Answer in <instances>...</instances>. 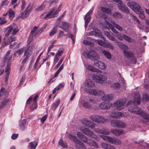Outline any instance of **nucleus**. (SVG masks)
Listing matches in <instances>:
<instances>
[{"label": "nucleus", "instance_id": "obj_1", "mask_svg": "<svg viewBox=\"0 0 149 149\" xmlns=\"http://www.w3.org/2000/svg\"><path fill=\"white\" fill-rule=\"evenodd\" d=\"M140 102L139 93L138 92L135 93L134 96L133 101L130 100L127 103V106L130 105L128 108V110L131 112L141 116L143 119L147 121L149 120V115L145 113L141 108L136 106L137 104L139 105Z\"/></svg>", "mask_w": 149, "mask_h": 149}, {"label": "nucleus", "instance_id": "obj_2", "mask_svg": "<svg viewBox=\"0 0 149 149\" xmlns=\"http://www.w3.org/2000/svg\"><path fill=\"white\" fill-rule=\"evenodd\" d=\"M104 19L105 24L109 26L113 32L117 34V38L118 39L120 40H122L124 38L123 34L120 33L114 27L119 31H124V29L119 24H116L115 21L107 17H105Z\"/></svg>", "mask_w": 149, "mask_h": 149}, {"label": "nucleus", "instance_id": "obj_3", "mask_svg": "<svg viewBox=\"0 0 149 149\" xmlns=\"http://www.w3.org/2000/svg\"><path fill=\"white\" fill-rule=\"evenodd\" d=\"M100 136L104 140L110 143L118 145L121 144L122 143V141L117 138L112 137L102 134L100 135Z\"/></svg>", "mask_w": 149, "mask_h": 149}, {"label": "nucleus", "instance_id": "obj_4", "mask_svg": "<svg viewBox=\"0 0 149 149\" xmlns=\"http://www.w3.org/2000/svg\"><path fill=\"white\" fill-rule=\"evenodd\" d=\"M127 5L136 14H139L143 12L141 6L136 2L134 1L128 2Z\"/></svg>", "mask_w": 149, "mask_h": 149}, {"label": "nucleus", "instance_id": "obj_5", "mask_svg": "<svg viewBox=\"0 0 149 149\" xmlns=\"http://www.w3.org/2000/svg\"><path fill=\"white\" fill-rule=\"evenodd\" d=\"M126 102L125 99H119L113 103L114 107L117 110H121L124 108Z\"/></svg>", "mask_w": 149, "mask_h": 149}, {"label": "nucleus", "instance_id": "obj_6", "mask_svg": "<svg viewBox=\"0 0 149 149\" xmlns=\"http://www.w3.org/2000/svg\"><path fill=\"white\" fill-rule=\"evenodd\" d=\"M93 78L96 82L100 84L103 83L107 80V77L105 75L99 73L93 74Z\"/></svg>", "mask_w": 149, "mask_h": 149}, {"label": "nucleus", "instance_id": "obj_7", "mask_svg": "<svg viewBox=\"0 0 149 149\" xmlns=\"http://www.w3.org/2000/svg\"><path fill=\"white\" fill-rule=\"evenodd\" d=\"M80 131L86 135L90 136L97 141L100 140V138L96 135L93 133V132L88 128L84 127H81L80 129Z\"/></svg>", "mask_w": 149, "mask_h": 149}, {"label": "nucleus", "instance_id": "obj_8", "mask_svg": "<svg viewBox=\"0 0 149 149\" xmlns=\"http://www.w3.org/2000/svg\"><path fill=\"white\" fill-rule=\"evenodd\" d=\"M90 118L93 121L97 123H104L107 122L104 117L95 115H91Z\"/></svg>", "mask_w": 149, "mask_h": 149}, {"label": "nucleus", "instance_id": "obj_9", "mask_svg": "<svg viewBox=\"0 0 149 149\" xmlns=\"http://www.w3.org/2000/svg\"><path fill=\"white\" fill-rule=\"evenodd\" d=\"M69 137L70 139L72 140L75 143L79 145L81 147L79 148H77V149H86V147L84 144L79 139L77 138L76 136L72 134H70L69 135Z\"/></svg>", "mask_w": 149, "mask_h": 149}, {"label": "nucleus", "instance_id": "obj_10", "mask_svg": "<svg viewBox=\"0 0 149 149\" xmlns=\"http://www.w3.org/2000/svg\"><path fill=\"white\" fill-rule=\"evenodd\" d=\"M83 55L85 56L86 55L88 58L91 60H96L99 59L100 57L97 53L93 51L88 52H84L83 53Z\"/></svg>", "mask_w": 149, "mask_h": 149}, {"label": "nucleus", "instance_id": "obj_11", "mask_svg": "<svg viewBox=\"0 0 149 149\" xmlns=\"http://www.w3.org/2000/svg\"><path fill=\"white\" fill-rule=\"evenodd\" d=\"M111 126L114 127L124 128L126 126V125L124 123L120 120H111Z\"/></svg>", "mask_w": 149, "mask_h": 149}, {"label": "nucleus", "instance_id": "obj_12", "mask_svg": "<svg viewBox=\"0 0 149 149\" xmlns=\"http://www.w3.org/2000/svg\"><path fill=\"white\" fill-rule=\"evenodd\" d=\"M93 7H92L89 11L86 14L84 17V19L85 21V27L86 29L87 28L88 24L91 21V16H90V15L91 14L93 13Z\"/></svg>", "mask_w": 149, "mask_h": 149}, {"label": "nucleus", "instance_id": "obj_13", "mask_svg": "<svg viewBox=\"0 0 149 149\" xmlns=\"http://www.w3.org/2000/svg\"><path fill=\"white\" fill-rule=\"evenodd\" d=\"M31 32L33 37L37 38L42 32L40 29H38V26H35L32 28Z\"/></svg>", "mask_w": 149, "mask_h": 149}, {"label": "nucleus", "instance_id": "obj_14", "mask_svg": "<svg viewBox=\"0 0 149 149\" xmlns=\"http://www.w3.org/2000/svg\"><path fill=\"white\" fill-rule=\"evenodd\" d=\"M33 5L31 4H29L26 8L24 12H23L20 15V17H26L31 12Z\"/></svg>", "mask_w": 149, "mask_h": 149}, {"label": "nucleus", "instance_id": "obj_15", "mask_svg": "<svg viewBox=\"0 0 149 149\" xmlns=\"http://www.w3.org/2000/svg\"><path fill=\"white\" fill-rule=\"evenodd\" d=\"M54 11L55 9L54 8L46 15V13L43 14L41 16V18L43 19L50 18L55 17V14L57 13L58 12L57 11L54 13Z\"/></svg>", "mask_w": 149, "mask_h": 149}, {"label": "nucleus", "instance_id": "obj_16", "mask_svg": "<svg viewBox=\"0 0 149 149\" xmlns=\"http://www.w3.org/2000/svg\"><path fill=\"white\" fill-rule=\"evenodd\" d=\"M82 123L84 125L91 129H93L95 126V125L94 123L86 119H84L82 121Z\"/></svg>", "mask_w": 149, "mask_h": 149}, {"label": "nucleus", "instance_id": "obj_17", "mask_svg": "<svg viewBox=\"0 0 149 149\" xmlns=\"http://www.w3.org/2000/svg\"><path fill=\"white\" fill-rule=\"evenodd\" d=\"M32 54V52L30 50H29V49H27L25 51L24 54V56L25 57L23 59L22 62V63L24 64L28 60V59L30 58Z\"/></svg>", "mask_w": 149, "mask_h": 149}, {"label": "nucleus", "instance_id": "obj_18", "mask_svg": "<svg viewBox=\"0 0 149 149\" xmlns=\"http://www.w3.org/2000/svg\"><path fill=\"white\" fill-rule=\"evenodd\" d=\"M89 93L91 95H102L104 94V92L103 91L97 89H91L89 91Z\"/></svg>", "mask_w": 149, "mask_h": 149}, {"label": "nucleus", "instance_id": "obj_19", "mask_svg": "<svg viewBox=\"0 0 149 149\" xmlns=\"http://www.w3.org/2000/svg\"><path fill=\"white\" fill-rule=\"evenodd\" d=\"M111 132L117 136H119L120 135L124 134V132L123 130L119 129H111Z\"/></svg>", "mask_w": 149, "mask_h": 149}, {"label": "nucleus", "instance_id": "obj_20", "mask_svg": "<svg viewBox=\"0 0 149 149\" xmlns=\"http://www.w3.org/2000/svg\"><path fill=\"white\" fill-rule=\"evenodd\" d=\"M118 7L119 10L125 14H128L129 13L128 8L124 4H119L118 5Z\"/></svg>", "mask_w": 149, "mask_h": 149}, {"label": "nucleus", "instance_id": "obj_21", "mask_svg": "<svg viewBox=\"0 0 149 149\" xmlns=\"http://www.w3.org/2000/svg\"><path fill=\"white\" fill-rule=\"evenodd\" d=\"M70 25V24L68 23L62 22L59 27L65 32H68L69 31V27Z\"/></svg>", "mask_w": 149, "mask_h": 149}, {"label": "nucleus", "instance_id": "obj_22", "mask_svg": "<svg viewBox=\"0 0 149 149\" xmlns=\"http://www.w3.org/2000/svg\"><path fill=\"white\" fill-rule=\"evenodd\" d=\"M77 136L84 142L88 144L89 141H88L87 138L81 132H78L77 133Z\"/></svg>", "mask_w": 149, "mask_h": 149}, {"label": "nucleus", "instance_id": "obj_23", "mask_svg": "<svg viewBox=\"0 0 149 149\" xmlns=\"http://www.w3.org/2000/svg\"><path fill=\"white\" fill-rule=\"evenodd\" d=\"M81 102L82 103L83 106L85 109H93L92 105H91L88 102L85 101L84 100H81Z\"/></svg>", "mask_w": 149, "mask_h": 149}, {"label": "nucleus", "instance_id": "obj_24", "mask_svg": "<svg viewBox=\"0 0 149 149\" xmlns=\"http://www.w3.org/2000/svg\"><path fill=\"white\" fill-rule=\"evenodd\" d=\"M100 146L104 149H116L115 147L113 146H112L107 143L101 142Z\"/></svg>", "mask_w": 149, "mask_h": 149}, {"label": "nucleus", "instance_id": "obj_25", "mask_svg": "<svg viewBox=\"0 0 149 149\" xmlns=\"http://www.w3.org/2000/svg\"><path fill=\"white\" fill-rule=\"evenodd\" d=\"M95 131L96 132L101 134H104L106 135H108L110 133L109 130L107 129H101L99 128L95 129Z\"/></svg>", "mask_w": 149, "mask_h": 149}, {"label": "nucleus", "instance_id": "obj_26", "mask_svg": "<svg viewBox=\"0 0 149 149\" xmlns=\"http://www.w3.org/2000/svg\"><path fill=\"white\" fill-rule=\"evenodd\" d=\"M113 95L110 94L104 95L102 97V99L104 101L110 102L113 100Z\"/></svg>", "mask_w": 149, "mask_h": 149}, {"label": "nucleus", "instance_id": "obj_27", "mask_svg": "<svg viewBox=\"0 0 149 149\" xmlns=\"http://www.w3.org/2000/svg\"><path fill=\"white\" fill-rule=\"evenodd\" d=\"M122 115V113L118 111L113 112L110 114V117L115 118H120Z\"/></svg>", "mask_w": 149, "mask_h": 149}, {"label": "nucleus", "instance_id": "obj_28", "mask_svg": "<svg viewBox=\"0 0 149 149\" xmlns=\"http://www.w3.org/2000/svg\"><path fill=\"white\" fill-rule=\"evenodd\" d=\"M85 85L87 87H92L95 86L94 83L90 79H87L85 82Z\"/></svg>", "mask_w": 149, "mask_h": 149}, {"label": "nucleus", "instance_id": "obj_29", "mask_svg": "<svg viewBox=\"0 0 149 149\" xmlns=\"http://www.w3.org/2000/svg\"><path fill=\"white\" fill-rule=\"evenodd\" d=\"M27 125L26 121L24 119L22 120L19 124L20 129L22 131L24 130L26 127Z\"/></svg>", "mask_w": 149, "mask_h": 149}, {"label": "nucleus", "instance_id": "obj_30", "mask_svg": "<svg viewBox=\"0 0 149 149\" xmlns=\"http://www.w3.org/2000/svg\"><path fill=\"white\" fill-rule=\"evenodd\" d=\"M10 51H8L4 58V61L5 62L8 61L7 63H10V60H11L12 57V55H10Z\"/></svg>", "mask_w": 149, "mask_h": 149}, {"label": "nucleus", "instance_id": "obj_31", "mask_svg": "<svg viewBox=\"0 0 149 149\" xmlns=\"http://www.w3.org/2000/svg\"><path fill=\"white\" fill-rule=\"evenodd\" d=\"M95 63L96 65L97 64H98V68L104 70L107 67V65L103 62L97 61H95Z\"/></svg>", "mask_w": 149, "mask_h": 149}, {"label": "nucleus", "instance_id": "obj_32", "mask_svg": "<svg viewBox=\"0 0 149 149\" xmlns=\"http://www.w3.org/2000/svg\"><path fill=\"white\" fill-rule=\"evenodd\" d=\"M63 50L62 49H59L56 53L55 58L54 59V61L57 62L59 59V57L61 56L63 53Z\"/></svg>", "mask_w": 149, "mask_h": 149}, {"label": "nucleus", "instance_id": "obj_33", "mask_svg": "<svg viewBox=\"0 0 149 149\" xmlns=\"http://www.w3.org/2000/svg\"><path fill=\"white\" fill-rule=\"evenodd\" d=\"M99 107L102 110H105L110 108V106L107 103L102 102L99 105Z\"/></svg>", "mask_w": 149, "mask_h": 149}, {"label": "nucleus", "instance_id": "obj_34", "mask_svg": "<svg viewBox=\"0 0 149 149\" xmlns=\"http://www.w3.org/2000/svg\"><path fill=\"white\" fill-rule=\"evenodd\" d=\"M123 52L125 56L128 58H130L133 56V54L131 51L125 50Z\"/></svg>", "mask_w": 149, "mask_h": 149}, {"label": "nucleus", "instance_id": "obj_35", "mask_svg": "<svg viewBox=\"0 0 149 149\" xmlns=\"http://www.w3.org/2000/svg\"><path fill=\"white\" fill-rule=\"evenodd\" d=\"M88 141L89 142L88 144L92 146L95 148H98V144L95 141L91 139H89Z\"/></svg>", "mask_w": 149, "mask_h": 149}, {"label": "nucleus", "instance_id": "obj_36", "mask_svg": "<svg viewBox=\"0 0 149 149\" xmlns=\"http://www.w3.org/2000/svg\"><path fill=\"white\" fill-rule=\"evenodd\" d=\"M60 102V100L59 98L57 99L55 102L52 105V107L53 109L55 110L57 107L59 105Z\"/></svg>", "mask_w": 149, "mask_h": 149}, {"label": "nucleus", "instance_id": "obj_37", "mask_svg": "<svg viewBox=\"0 0 149 149\" xmlns=\"http://www.w3.org/2000/svg\"><path fill=\"white\" fill-rule=\"evenodd\" d=\"M113 17L117 19H120L122 18L123 16L121 13L119 12H115L113 15Z\"/></svg>", "mask_w": 149, "mask_h": 149}, {"label": "nucleus", "instance_id": "obj_38", "mask_svg": "<svg viewBox=\"0 0 149 149\" xmlns=\"http://www.w3.org/2000/svg\"><path fill=\"white\" fill-rule=\"evenodd\" d=\"M87 69L88 70L93 72H97L100 71V70L95 68L93 66L90 65H88Z\"/></svg>", "mask_w": 149, "mask_h": 149}, {"label": "nucleus", "instance_id": "obj_39", "mask_svg": "<svg viewBox=\"0 0 149 149\" xmlns=\"http://www.w3.org/2000/svg\"><path fill=\"white\" fill-rule=\"evenodd\" d=\"M102 53L108 59H111V55L109 52L106 50H103L102 51Z\"/></svg>", "mask_w": 149, "mask_h": 149}, {"label": "nucleus", "instance_id": "obj_40", "mask_svg": "<svg viewBox=\"0 0 149 149\" xmlns=\"http://www.w3.org/2000/svg\"><path fill=\"white\" fill-rule=\"evenodd\" d=\"M10 102L9 99H5L3 100L0 103V108H2Z\"/></svg>", "mask_w": 149, "mask_h": 149}, {"label": "nucleus", "instance_id": "obj_41", "mask_svg": "<svg viewBox=\"0 0 149 149\" xmlns=\"http://www.w3.org/2000/svg\"><path fill=\"white\" fill-rule=\"evenodd\" d=\"M38 145V143L36 141H32L29 144V147L30 149H36Z\"/></svg>", "mask_w": 149, "mask_h": 149}, {"label": "nucleus", "instance_id": "obj_42", "mask_svg": "<svg viewBox=\"0 0 149 149\" xmlns=\"http://www.w3.org/2000/svg\"><path fill=\"white\" fill-rule=\"evenodd\" d=\"M101 10L103 12L107 14H110L111 12V10L110 8L107 7L102 8Z\"/></svg>", "mask_w": 149, "mask_h": 149}, {"label": "nucleus", "instance_id": "obj_43", "mask_svg": "<svg viewBox=\"0 0 149 149\" xmlns=\"http://www.w3.org/2000/svg\"><path fill=\"white\" fill-rule=\"evenodd\" d=\"M57 29L56 26H54L49 32V35L52 36L55 35L57 31Z\"/></svg>", "mask_w": 149, "mask_h": 149}, {"label": "nucleus", "instance_id": "obj_44", "mask_svg": "<svg viewBox=\"0 0 149 149\" xmlns=\"http://www.w3.org/2000/svg\"><path fill=\"white\" fill-rule=\"evenodd\" d=\"M120 87V85L119 83H116L113 84L111 87L115 90H118L119 89Z\"/></svg>", "mask_w": 149, "mask_h": 149}, {"label": "nucleus", "instance_id": "obj_45", "mask_svg": "<svg viewBox=\"0 0 149 149\" xmlns=\"http://www.w3.org/2000/svg\"><path fill=\"white\" fill-rule=\"evenodd\" d=\"M16 40V38L15 36H12L8 39L6 42V44L7 45L9 43L15 40Z\"/></svg>", "mask_w": 149, "mask_h": 149}, {"label": "nucleus", "instance_id": "obj_46", "mask_svg": "<svg viewBox=\"0 0 149 149\" xmlns=\"http://www.w3.org/2000/svg\"><path fill=\"white\" fill-rule=\"evenodd\" d=\"M123 37L124 40L129 42H132L133 40L131 37H129L126 35L123 34Z\"/></svg>", "mask_w": 149, "mask_h": 149}, {"label": "nucleus", "instance_id": "obj_47", "mask_svg": "<svg viewBox=\"0 0 149 149\" xmlns=\"http://www.w3.org/2000/svg\"><path fill=\"white\" fill-rule=\"evenodd\" d=\"M10 18H12L14 17L15 12L11 9L9 10L8 11L7 13Z\"/></svg>", "mask_w": 149, "mask_h": 149}, {"label": "nucleus", "instance_id": "obj_48", "mask_svg": "<svg viewBox=\"0 0 149 149\" xmlns=\"http://www.w3.org/2000/svg\"><path fill=\"white\" fill-rule=\"evenodd\" d=\"M59 144L64 148L67 147L68 146L66 143H64L62 139H60L58 142Z\"/></svg>", "mask_w": 149, "mask_h": 149}, {"label": "nucleus", "instance_id": "obj_49", "mask_svg": "<svg viewBox=\"0 0 149 149\" xmlns=\"http://www.w3.org/2000/svg\"><path fill=\"white\" fill-rule=\"evenodd\" d=\"M13 25L10 26L8 28V31L5 34V36H9L10 33L13 31Z\"/></svg>", "mask_w": 149, "mask_h": 149}, {"label": "nucleus", "instance_id": "obj_50", "mask_svg": "<svg viewBox=\"0 0 149 149\" xmlns=\"http://www.w3.org/2000/svg\"><path fill=\"white\" fill-rule=\"evenodd\" d=\"M118 45L120 47L124 49H127L128 48V46L126 45L121 42L116 41Z\"/></svg>", "mask_w": 149, "mask_h": 149}, {"label": "nucleus", "instance_id": "obj_51", "mask_svg": "<svg viewBox=\"0 0 149 149\" xmlns=\"http://www.w3.org/2000/svg\"><path fill=\"white\" fill-rule=\"evenodd\" d=\"M149 97L146 93H145L143 95V100L145 102H147L149 100Z\"/></svg>", "mask_w": 149, "mask_h": 149}, {"label": "nucleus", "instance_id": "obj_52", "mask_svg": "<svg viewBox=\"0 0 149 149\" xmlns=\"http://www.w3.org/2000/svg\"><path fill=\"white\" fill-rule=\"evenodd\" d=\"M104 47L108 48L111 49H113V46L112 44L111 43L109 42L108 43L106 42Z\"/></svg>", "mask_w": 149, "mask_h": 149}, {"label": "nucleus", "instance_id": "obj_53", "mask_svg": "<svg viewBox=\"0 0 149 149\" xmlns=\"http://www.w3.org/2000/svg\"><path fill=\"white\" fill-rule=\"evenodd\" d=\"M19 31V29L18 27L17 26L15 27L13 26V32L12 33V34L13 35H15Z\"/></svg>", "mask_w": 149, "mask_h": 149}, {"label": "nucleus", "instance_id": "obj_54", "mask_svg": "<svg viewBox=\"0 0 149 149\" xmlns=\"http://www.w3.org/2000/svg\"><path fill=\"white\" fill-rule=\"evenodd\" d=\"M39 96L38 95H36L34 98L33 101H34L33 105H35L36 107H35V108L36 109L37 108V100Z\"/></svg>", "mask_w": 149, "mask_h": 149}, {"label": "nucleus", "instance_id": "obj_55", "mask_svg": "<svg viewBox=\"0 0 149 149\" xmlns=\"http://www.w3.org/2000/svg\"><path fill=\"white\" fill-rule=\"evenodd\" d=\"M45 5H41L36 9L35 10L37 11H41L45 9Z\"/></svg>", "mask_w": 149, "mask_h": 149}, {"label": "nucleus", "instance_id": "obj_56", "mask_svg": "<svg viewBox=\"0 0 149 149\" xmlns=\"http://www.w3.org/2000/svg\"><path fill=\"white\" fill-rule=\"evenodd\" d=\"M97 43L99 45L104 47L106 42L102 40H98L97 41Z\"/></svg>", "mask_w": 149, "mask_h": 149}, {"label": "nucleus", "instance_id": "obj_57", "mask_svg": "<svg viewBox=\"0 0 149 149\" xmlns=\"http://www.w3.org/2000/svg\"><path fill=\"white\" fill-rule=\"evenodd\" d=\"M24 49V47L19 49L16 51V53L18 54L19 55H20L23 53Z\"/></svg>", "mask_w": 149, "mask_h": 149}, {"label": "nucleus", "instance_id": "obj_58", "mask_svg": "<svg viewBox=\"0 0 149 149\" xmlns=\"http://www.w3.org/2000/svg\"><path fill=\"white\" fill-rule=\"evenodd\" d=\"M41 55V54H40V55H39V56H38V58L37 59V60L35 63L34 64V66L33 67V68H34L35 69L36 68V66H37V65L38 64V63L39 62L40 58V57Z\"/></svg>", "mask_w": 149, "mask_h": 149}, {"label": "nucleus", "instance_id": "obj_59", "mask_svg": "<svg viewBox=\"0 0 149 149\" xmlns=\"http://www.w3.org/2000/svg\"><path fill=\"white\" fill-rule=\"evenodd\" d=\"M64 86V84L61 83L59 84L56 88H57V91L60 90L62 88H63Z\"/></svg>", "mask_w": 149, "mask_h": 149}, {"label": "nucleus", "instance_id": "obj_60", "mask_svg": "<svg viewBox=\"0 0 149 149\" xmlns=\"http://www.w3.org/2000/svg\"><path fill=\"white\" fill-rule=\"evenodd\" d=\"M47 117V115H45L42 117L41 119V121L43 124L44 123V122L46 120Z\"/></svg>", "mask_w": 149, "mask_h": 149}, {"label": "nucleus", "instance_id": "obj_61", "mask_svg": "<svg viewBox=\"0 0 149 149\" xmlns=\"http://www.w3.org/2000/svg\"><path fill=\"white\" fill-rule=\"evenodd\" d=\"M10 70V63H7V65L5 68L6 72H9V71Z\"/></svg>", "mask_w": 149, "mask_h": 149}, {"label": "nucleus", "instance_id": "obj_62", "mask_svg": "<svg viewBox=\"0 0 149 149\" xmlns=\"http://www.w3.org/2000/svg\"><path fill=\"white\" fill-rule=\"evenodd\" d=\"M9 2L7 0H5L4 1L1 5V6H6L8 5Z\"/></svg>", "mask_w": 149, "mask_h": 149}, {"label": "nucleus", "instance_id": "obj_63", "mask_svg": "<svg viewBox=\"0 0 149 149\" xmlns=\"http://www.w3.org/2000/svg\"><path fill=\"white\" fill-rule=\"evenodd\" d=\"M18 134L14 133L12 135L11 138L13 139H15L18 137Z\"/></svg>", "mask_w": 149, "mask_h": 149}, {"label": "nucleus", "instance_id": "obj_64", "mask_svg": "<svg viewBox=\"0 0 149 149\" xmlns=\"http://www.w3.org/2000/svg\"><path fill=\"white\" fill-rule=\"evenodd\" d=\"M132 17L134 21L136 22L137 24H140V21L134 15H132Z\"/></svg>", "mask_w": 149, "mask_h": 149}]
</instances>
